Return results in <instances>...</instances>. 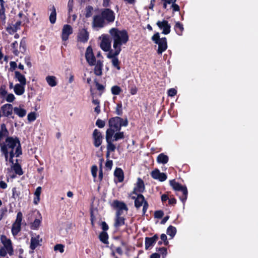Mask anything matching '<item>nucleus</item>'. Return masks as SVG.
I'll list each match as a JSON object with an SVG mask.
<instances>
[{
    "label": "nucleus",
    "instance_id": "1",
    "mask_svg": "<svg viewBox=\"0 0 258 258\" xmlns=\"http://www.w3.org/2000/svg\"><path fill=\"white\" fill-rule=\"evenodd\" d=\"M115 14L109 8L101 9L98 14L93 16L92 22L93 28H102L114 22Z\"/></svg>",
    "mask_w": 258,
    "mask_h": 258
},
{
    "label": "nucleus",
    "instance_id": "2",
    "mask_svg": "<svg viewBox=\"0 0 258 258\" xmlns=\"http://www.w3.org/2000/svg\"><path fill=\"white\" fill-rule=\"evenodd\" d=\"M110 39L113 40V47L115 50V55H118L121 50V45L125 44L129 40V36L125 29L119 30L112 28L109 31Z\"/></svg>",
    "mask_w": 258,
    "mask_h": 258
},
{
    "label": "nucleus",
    "instance_id": "3",
    "mask_svg": "<svg viewBox=\"0 0 258 258\" xmlns=\"http://www.w3.org/2000/svg\"><path fill=\"white\" fill-rule=\"evenodd\" d=\"M0 240L4 245L0 248V256L5 257L7 253H9L10 255H12L14 254V249L11 239L6 235H2Z\"/></svg>",
    "mask_w": 258,
    "mask_h": 258
},
{
    "label": "nucleus",
    "instance_id": "4",
    "mask_svg": "<svg viewBox=\"0 0 258 258\" xmlns=\"http://www.w3.org/2000/svg\"><path fill=\"white\" fill-rule=\"evenodd\" d=\"M6 142L7 144H3L1 146V152L5 155L6 160L7 161L9 157L8 147L11 148L12 150H14L19 144V143H20V141L17 137L14 138L12 137H8L6 139Z\"/></svg>",
    "mask_w": 258,
    "mask_h": 258
},
{
    "label": "nucleus",
    "instance_id": "5",
    "mask_svg": "<svg viewBox=\"0 0 258 258\" xmlns=\"http://www.w3.org/2000/svg\"><path fill=\"white\" fill-rule=\"evenodd\" d=\"M152 40L158 45L157 53L160 54L164 52L167 48V41L166 37L160 38L158 32L155 33L151 38Z\"/></svg>",
    "mask_w": 258,
    "mask_h": 258
},
{
    "label": "nucleus",
    "instance_id": "6",
    "mask_svg": "<svg viewBox=\"0 0 258 258\" xmlns=\"http://www.w3.org/2000/svg\"><path fill=\"white\" fill-rule=\"evenodd\" d=\"M170 185L175 191H180L182 192V195L179 197L180 200L184 204L186 201L188 195V191L185 185H182L181 184L176 182L175 179L170 180Z\"/></svg>",
    "mask_w": 258,
    "mask_h": 258
},
{
    "label": "nucleus",
    "instance_id": "7",
    "mask_svg": "<svg viewBox=\"0 0 258 258\" xmlns=\"http://www.w3.org/2000/svg\"><path fill=\"white\" fill-rule=\"evenodd\" d=\"M120 120H122V118L119 116H115L110 118L108 120V125L109 128H107L106 131L111 130L113 131V134L115 131H120Z\"/></svg>",
    "mask_w": 258,
    "mask_h": 258
},
{
    "label": "nucleus",
    "instance_id": "8",
    "mask_svg": "<svg viewBox=\"0 0 258 258\" xmlns=\"http://www.w3.org/2000/svg\"><path fill=\"white\" fill-rule=\"evenodd\" d=\"M113 136V131L110 130L106 131L105 139L107 143V150L111 152H114L116 149L115 145L113 144L114 141L112 140Z\"/></svg>",
    "mask_w": 258,
    "mask_h": 258
},
{
    "label": "nucleus",
    "instance_id": "9",
    "mask_svg": "<svg viewBox=\"0 0 258 258\" xmlns=\"http://www.w3.org/2000/svg\"><path fill=\"white\" fill-rule=\"evenodd\" d=\"M145 185L143 180L141 178L138 177L137 182L135 184L133 190L130 194V195H137L139 194H142V193H143L145 191Z\"/></svg>",
    "mask_w": 258,
    "mask_h": 258
},
{
    "label": "nucleus",
    "instance_id": "10",
    "mask_svg": "<svg viewBox=\"0 0 258 258\" xmlns=\"http://www.w3.org/2000/svg\"><path fill=\"white\" fill-rule=\"evenodd\" d=\"M92 139L94 146L98 148L102 143L103 136L100 131L97 129H95L92 133Z\"/></svg>",
    "mask_w": 258,
    "mask_h": 258
},
{
    "label": "nucleus",
    "instance_id": "11",
    "mask_svg": "<svg viewBox=\"0 0 258 258\" xmlns=\"http://www.w3.org/2000/svg\"><path fill=\"white\" fill-rule=\"evenodd\" d=\"M85 58L87 62L90 66H93L96 62V57L93 53V49L91 46H89L85 52Z\"/></svg>",
    "mask_w": 258,
    "mask_h": 258
},
{
    "label": "nucleus",
    "instance_id": "12",
    "mask_svg": "<svg viewBox=\"0 0 258 258\" xmlns=\"http://www.w3.org/2000/svg\"><path fill=\"white\" fill-rule=\"evenodd\" d=\"M102 39L100 43V47L104 51L107 52L112 50L111 49V40L109 36L107 34L102 35Z\"/></svg>",
    "mask_w": 258,
    "mask_h": 258
},
{
    "label": "nucleus",
    "instance_id": "13",
    "mask_svg": "<svg viewBox=\"0 0 258 258\" xmlns=\"http://www.w3.org/2000/svg\"><path fill=\"white\" fill-rule=\"evenodd\" d=\"M156 25L161 30H162V33L165 35H167L170 33L171 26L168 23L167 20H163V21H158L156 23Z\"/></svg>",
    "mask_w": 258,
    "mask_h": 258
},
{
    "label": "nucleus",
    "instance_id": "14",
    "mask_svg": "<svg viewBox=\"0 0 258 258\" xmlns=\"http://www.w3.org/2000/svg\"><path fill=\"white\" fill-rule=\"evenodd\" d=\"M78 41L82 43H86L89 38V33L86 28H83L79 30L77 35Z\"/></svg>",
    "mask_w": 258,
    "mask_h": 258
},
{
    "label": "nucleus",
    "instance_id": "15",
    "mask_svg": "<svg viewBox=\"0 0 258 258\" xmlns=\"http://www.w3.org/2000/svg\"><path fill=\"white\" fill-rule=\"evenodd\" d=\"M73 33V29L70 25H64L62 30L61 39L63 41H67L70 35Z\"/></svg>",
    "mask_w": 258,
    "mask_h": 258
},
{
    "label": "nucleus",
    "instance_id": "16",
    "mask_svg": "<svg viewBox=\"0 0 258 258\" xmlns=\"http://www.w3.org/2000/svg\"><path fill=\"white\" fill-rule=\"evenodd\" d=\"M115 50L113 52L112 50H110L108 54L107 57L109 58H112V63L113 66L117 70H119L120 69V67L119 66V61L117 57L118 55H115Z\"/></svg>",
    "mask_w": 258,
    "mask_h": 258
},
{
    "label": "nucleus",
    "instance_id": "17",
    "mask_svg": "<svg viewBox=\"0 0 258 258\" xmlns=\"http://www.w3.org/2000/svg\"><path fill=\"white\" fill-rule=\"evenodd\" d=\"M1 110L3 116L9 117L12 114L14 108L12 104H6L1 107Z\"/></svg>",
    "mask_w": 258,
    "mask_h": 258
},
{
    "label": "nucleus",
    "instance_id": "18",
    "mask_svg": "<svg viewBox=\"0 0 258 258\" xmlns=\"http://www.w3.org/2000/svg\"><path fill=\"white\" fill-rule=\"evenodd\" d=\"M136 195H137V197H136L135 196H132L131 197V198H132V199L135 200V207L137 209H139L143 205V204L144 203L145 197L141 194H139Z\"/></svg>",
    "mask_w": 258,
    "mask_h": 258
},
{
    "label": "nucleus",
    "instance_id": "19",
    "mask_svg": "<svg viewBox=\"0 0 258 258\" xmlns=\"http://www.w3.org/2000/svg\"><path fill=\"white\" fill-rule=\"evenodd\" d=\"M158 236L157 234H155L152 237H147L145 238V249H148L150 247L153 246L158 239Z\"/></svg>",
    "mask_w": 258,
    "mask_h": 258
},
{
    "label": "nucleus",
    "instance_id": "20",
    "mask_svg": "<svg viewBox=\"0 0 258 258\" xmlns=\"http://www.w3.org/2000/svg\"><path fill=\"white\" fill-rule=\"evenodd\" d=\"M103 62V61L101 60H98L95 62L94 73L96 76H100L102 75Z\"/></svg>",
    "mask_w": 258,
    "mask_h": 258
},
{
    "label": "nucleus",
    "instance_id": "21",
    "mask_svg": "<svg viewBox=\"0 0 258 258\" xmlns=\"http://www.w3.org/2000/svg\"><path fill=\"white\" fill-rule=\"evenodd\" d=\"M112 205L114 208L117 209V210H124L125 211L128 210V208L126 204L124 203L119 201L118 200H114L113 202Z\"/></svg>",
    "mask_w": 258,
    "mask_h": 258
},
{
    "label": "nucleus",
    "instance_id": "22",
    "mask_svg": "<svg viewBox=\"0 0 258 258\" xmlns=\"http://www.w3.org/2000/svg\"><path fill=\"white\" fill-rule=\"evenodd\" d=\"M114 176L117 178L119 182H121L124 180V173L120 168H116L114 172Z\"/></svg>",
    "mask_w": 258,
    "mask_h": 258
},
{
    "label": "nucleus",
    "instance_id": "23",
    "mask_svg": "<svg viewBox=\"0 0 258 258\" xmlns=\"http://www.w3.org/2000/svg\"><path fill=\"white\" fill-rule=\"evenodd\" d=\"M26 85H22L20 84H16L15 85L14 90L15 94L17 95H21L25 92V86Z\"/></svg>",
    "mask_w": 258,
    "mask_h": 258
},
{
    "label": "nucleus",
    "instance_id": "24",
    "mask_svg": "<svg viewBox=\"0 0 258 258\" xmlns=\"http://www.w3.org/2000/svg\"><path fill=\"white\" fill-rule=\"evenodd\" d=\"M174 29L177 35L181 36L184 30L183 25L180 22H177L175 23Z\"/></svg>",
    "mask_w": 258,
    "mask_h": 258
},
{
    "label": "nucleus",
    "instance_id": "25",
    "mask_svg": "<svg viewBox=\"0 0 258 258\" xmlns=\"http://www.w3.org/2000/svg\"><path fill=\"white\" fill-rule=\"evenodd\" d=\"M125 219L123 217H117L115 218L114 226L116 229L125 224Z\"/></svg>",
    "mask_w": 258,
    "mask_h": 258
},
{
    "label": "nucleus",
    "instance_id": "26",
    "mask_svg": "<svg viewBox=\"0 0 258 258\" xmlns=\"http://www.w3.org/2000/svg\"><path fill=\"white\" fill-rule=\"evenodd\" d=\"M15 78L18 80V81L20 83V84L22 85H26V80L24 75H22L19 71H15Z\"/></svg>",
    "mask_w": 258,
    "mask_h": 258
},
{
    "label": "nucleus",
    "instance_id": "27",
    "mask_svg": "<svg viewBox=\"0 0 258 258\" xmlns=\"http://www.w3.org/2000/svg\"><path fill=\"white\" fill-rule=\"evenodd\" d=\"M169 160L168 156L165 155L164 153L160 154L157 158V161L159 163H162L163 164H166Z\"/></svg>",
    "mask_w": 258,
    "mask_h": 258
},
{
    "label": "nucleus",
    "instance_id": "28",
    "mask_svg": "<svg viewBox=\"0 0 258 258\" xmlns=\"http://www.w3.org/2000/svg\"><path fill=\"white\" fill-rule=\"evenodd\" d=\"M128 88L130 90V93L134 95L137 94L138 91V88L134 84V82L133 80L128 81Z\"/></svg>",
    "mask_w": 258,
    "mask_h": 258
},
{
    "label": "nucleus",
    "instance_id": "29",
    "mask_svg": "<svg viewBox=\"0 0 258 258\" xmlns=\"http://www.w3.org/2000/svg\"><path fill=\"white\" fill-rule=\"evenodd\" d=\"M51 11L49 16L50 22L53 24L55 23L56 20V12L55 7L53 5L52 8L50 9Z\"/></svg>",
    "mask_w": 258,
    "mask_h": 258
},
{
    "label": "nucleus",
    "instance_id": "30",
    "mask_svg": "<svg viewBox=\"0 0 258 258\" xmlns=\"http://www.w3.org/2000/svg\"><path fill=\"white\" fill-rule=\"evenodd\" d=\"M46 81L51 87H54L57 85L56 78L53 76H48L46 77Z\"/></svg>",
    "mask_w": 258,
    "mask_h": 258
},
{
    "label": "nucleus",
    "instance_id": "31",
    "mask_svg": "<svg viewBox=\"0 0 258 258\" xmlns=\"http://www.w3.org/2000/svg\"><path fill=\"white\" fill-rule=\"evenodd\" d=\"M14 112L20 117H23L26 114V110L24 108L15 107L14 108Z\"/></svg>",
    "mask_w": 258,
    "mask_h": 258
},
{
    "label": "nucleus",
    "instance_id": "32",
    "mask_svg": "<svg viewBox=\"0 0 258 258\" xmlns=\"http://www.w3.org/2000/svg\"><path fill=\"white\" fill-rule=\"evenodd\" d=\"M108 235L107 232L102 231L100 233L99 235V240L104 244L108 243Z\"/></svg>",
    "mask_w": 258,
    "mask_h": 258
},
{
    "label": "nucleus",
    "instance_id": "33",
    "mask_svg": "<svg viewBox=\"0 0 258 258\" xmlns=\"http://www.w3.org/2000/svg\"><path fill=\"white\" fill-rule=\"evenodd\" d=\"M21 224L14 223L12 227V233L14 236L17 235L18 233L21 231Z\"/></svg>",
    "mask_w": 258,
    "mask_h": 258
},
{
    "label": "nucleus",
    "instance_id": "34",
    "mask_svg": "<svg viewBox=\"0 0 258 258\" xmlns=\"http://www.w3.org/2000/svg\"><path fill=\"white\" fill-rule=\"evenodd\" d=\"M112 138V141L114 142L117 141L119 140L123 139L124 138V134L123 132L115 131Z\"/></svg>",
    "mask_w": 258,
    "mask_h": 258
},
{
    "label": "nucleus",
    "instance_id": "35",
    "mask_svg": "<svg viewBox=\"0 0 258 258\" xmlns=\"http://www.w3.org/2000/svg\"><path fill=\"white\" fill-rule=\"evenodd\" d=\"M39 237V236L38 235L37 237L31 238L30 247L32 250H34L39 245V240L38 239Z\"/></svg>",
    "mask_w": 258,
    "mask_h": 258
},
{
    "label": "nucleus",
    "instance_id": "36",
    "mask_svg": "<svg viewBox=\"0 0 258 258\" xmlns=\"http://www.w3.org/2000/svg\"><path fill=\"white\" fill-rule=\"evenodd\" d=\"M177 232L176 228L170 225L167 229V234L171 236V238H173Z\"/></svg>",
    "mask_w": 258,
    "mask_h": 258
},
{
    "label": "nucleus",
    "instance_id": "37",
    "mask_svg": "<svg viewBox=\"0 0 258 258\" xmlns=\"http://www.w3.org/2000/svg\"><path fill=\"white\" fill-rule=\"evenodd\" d=\"M93 8L91 6H87L85 9V16L86 18H89L92 16Z\"/></svg>",
    "mask_w": 258,
    "mask_h": 258
},
{
    "label": "nucleus",
    "instance_id": "38",
    "mask_svg": "<svg viewBox=\"0 0 258 258\" xmlns=\"http://www.w3.org/2000/svg\"><path fill=\"white\" fill-rule=\"evenodd\" d=\"M122 91L121 88L117 85L113 86L111 88V92L113 95H118Z\"/></svg>",
    "mask_w": 258,
    "mask_h": 258
},
{
    "label": "nucleus",
    "instance_id": "39",
    "mask_svg": "<svg viewBox=\"0 0 258 258\" xmlns=\"http://www.w3.org/2000/svg\"><path fill=\"white\" fill-rule=\"evenodd\" d=\"M14 170L16 174L22 175L23 174V170L21 165L18 163H16L13 167Z\"/></svg>",
    "mask_w": 258,
    "mask_h": 258
},
{
    "label": "nucleus",
    "instance_id": "40",
    "mask_svg": "<svg viewBox=\"0 0 258 258\" xmlns=\"http://www.w3.org/2000/svg\"><path fill=\"white\" fill-rule=\"evenodd\" d=\"M94 83L95 84L97 90L100 92L99 95L101 96L105 90V86L99 83L96 79L94 80Z\"/></svg>",
    "mask_w": 258,
    "mask_h": 258
},
{
    "label": "nucleus",
    "instance_id": "41",
    "mask_svg": "<svg viewBox=\"0 0 258 258\" xmlns=\"http://www.w3.org/2000/svg\"><path fill=\"white\" fill-rule=\"evenodd\" d=\"M115 113L119 116H121L122 115V105L121 102L118 103L116 104V107L115 108Z\"/></svg>",
    "mask_w": 258,
    "mask_h": 258
},
{
    "label": "nucleus",
    "instance_id": "42",
    "mask_svg": "<svg viewBox=\"0 0 258 258\" xmlns=\"http://www.w3.org/2000/svg\"><path fill=\"white\" fill-rule=\"evenodd\" d=\"M18 45V43L16 41H15L11 44V47L13 49V53L16 56H18L19 53V51L17 49Z\"/></svg>",
    "mask_w": 258,
    "mask_h": 258
},
{
    "label": "nucleus",
    "instance_id": "43",
    "mask_svg": "<svg viewBox=\"0 0 258 258\" xmlns=\"http://www.w3.org/2000/svg\"><path fill=\"white\" fill-rule=\"evenodd\" d=\"M41 221L38 219H36L33 222L31 223V228L33 229H37L40 224Z\"/></svg>",
    "mask_w": 258,
    "mask_h": 258
},
{
    "label": "nucleus",
    "instance_id": "44",
    "mask_svg": "<svg viewBox=\"0 0 258 258\" xmlns=\"http://www.w3.org/2000/svg\"><path fill=\"white\" fill-rule=\"evenodd\" d=\"M176 2V0H161V2L163 4V8L165 9L167 8V5L172 4Z\"/></svg>",
    "mask_w": 258,
    "mask_h": 258
},
{
    "label": "nucleus",
    "instance_id": "45",
    "mask_svg": "<svg viewBox=\"0 0 258 258\" xmlns=\"http://www.w3.org/2000/svg\"><path fill=\"white\" fill-rule=\"evenodd\" d=\"M26 44L25 41L22 40L20 44V51L24 53L26 51Z\"/></svg>",
    "mask_w": 258,
    "mask_h": 258
},
{
    "label": "nucleus",
    "instance_id": "46",
    "mask_svg": "<svg viewBox=\"0 0 258 258\" xmlns=\"http://www.w3.org/2000/svg\"><path fill=\"white\" fill-rule=\"evenodd\" d=\"M36 118V114L34 112H31L28 114L27 119L29 121H33Z\"/></svg>",
    "mask_w": 258,
    "mask_h": 258
},
{
    "label": "nucleus",
    "instance_id": "47",
    "mask_svg": "<svg viewBox=\"0 0 258 258\" xmlns=\"http://www.w3.org/2000/svg\"><path fill=\"white\" fill-rule=\"evenodd\" d=\"M73 6H74V0H69L68 3V14L69 16L71 15V13L73 11Z\"/></svg>",
    "mask_w": 258,
    "mask_h": 258
},
{
    "label": "nucleus",
    "instance_id": "48",
    "mask_svg": "<svg viewBox=\"0 0 258 258\" xmlns=\"http://www.w3.org/2000/svg\"><path fill=\"white\" fill-rule=\"evenodd\" d=\"M22 151L21 143H19V144L16 147L15 155H16V157H19L20 155H22Z\"/></svg>",
    "mask_w": 258,
    "mask_h": 258
},
{
    "label": "nucleus",
    "instance_id": "49",
    "mask_svg": "<svg viewBox=\"0 0 258 258\" xmlns=\"http://www.w3.org/2000/svg\"><path fill=\"white\" fill-rule=\"evenodd\" d=\"M164 216V212L162 210L156 211L154 213V217L156 218L161 219Z\"/></svg>",
    "mask_w": 258,
    "mask_h": 258
},
{
    "label": "nucleus",
    "instance_id": "50",
    "mask_svg": "<svg viewBox=\"0 0 258 258\" xmlns=\"http://www.w3.org/2000/svg\"><path fill=\"white\" fill-rule=\"evenodd\" d=\"M160 172L159 169H156L151 172V176L155 179H157Z\"/></svg>",
    "mask_w": 258,
    "mask_h": 258
},
{
    "label": "nucleus",
    "instance_id": "51",
    "mask_svg": "<svg viewBox=\"0 0 258 258\" xmlns=\"http://www.w3.org/2000/svg\"><path fill=\"white\" fill-rule=\"evenodd\" d=\"M96 125L99 128H103L105 125V122L104 120L98 118L96 121Z\"/></svg>",
    "mask_w": 258,
    "mask_h": 258
},
{
    "label": "nucleus",
    "instance_id": "52",
    "mask_svg": "<svg viewBox=\"0 0 258 258\" xmlns=\"http://www.w3.org/2000/svg\"><path fill=\"white\" fill-rule=\"evenodd\" d=\"M23 218V214L21 212H19L17 214V218L15 223H19L21 224V222Z\"/></svg>",
    "mask_w": 258,
    "mask_h": 258
},
{
    "label": "nucleus",
    "instance_id": "53",
    "mask_svg": "<svg viewBox=\"0 0 258 258\" xmlns=\"http://www.w3.org/2000/svg\"><path fill=\"white\" fill-rule=\"evenodd\" d=\"M54 250H58L62 253L64 251V246L61 244H57L54 246Z\"/></svg>",
    "mask_w": 258,
    "mask_h": 258
},
{
    "label": "nucleus",
    "instance_id": "54",
    "mask_svg": "<svg viewBox=\"0 0 258 258\" xmlns=\"http://www.w3.org/2000/svg\"><path fill=\"white\" fill-rule=\"evenodd\" d=\"M7 94V91L6 90V86L5 85H2L0 87V96L2 97L5 96Z\"/></svg>",
    "mask_w": 258,
    "mask_h": 258
},
{
    "label": "nucleus",
    "instance_id": "55",
    "mask_svg": "<svg viewBox=\"0 0 258 258\" xmlns=\"http://www.w3.org/2000/svg\"><path fill=\"white\" fill-rule=\"evenodd\" d=\"M156 251L158 252H160V253L163 255H166L167 253V248L165 247H157L156 248Z\"/></svg>",
    "mask_w": 258,
    "mask_h": 258
},
{
    "label": "nucleus",
    "instance_id": "56",
    "mask_svg": "<svg viewBox=\"0 0 258 258\" xmlns=\"http://www.w3.org/2000/svg\"><path fill=\"white\" fill-rule=\"evenodd\" d=\"M167 178V176L165 173L160 172L157 179H158L160 181L163 182L166 180Z\"/></svg>",
    "mask_w": 258,
    "mask_h": 258
},
{
    "label": "nucleus",
    "instance_id": "57",
    "mask_svg": "<svg viewBox=\"0 0 258 258\" xmlns=\"http://www.w3.org/2000/svg\"><path fill=\"white\" fill-rule=\"evenodd\" d=\"M177 93V91L174 88H170L168 90V95L170 97L174 96Z\"/></svg>",
    "mask_w": 258,
    "mask_h": 258
},
{
    "label": "nucleus",
    "instance_id": "58",
    "mask_svg": "<svg viewBox=\"0 0 258 258\" xmlns=\"http://www.w3.org/2000/svg\"><path fill=\"white\" fill-rule=\"evenodd\" d=\"M15 99V97L14 94L10 93L9 94L6 98V100L8 102H13Z\"/></svg>",
    "mask_w": 258,
    "mask_h": 258
},
{
    "label": "nucleus",
    "instance_id": "59",
    "mask_svg": "<svg viewBox=\"0 0 258 258\" xmlns=\"http://www.w3.org/2000/svg\"><path fill=\"white\" fill-rule=\"evenodd\" d=\"M160 238L161 240L163 241V243L165 245H167L169 243V242L167 240V236L165 234H162L161 235Z\"/></svg>",
    "mask_w": 258,
    "mask_h": 258
},
{
    "label": "nucleus",
    "instance_id": "60",
    "mask_svg": "<svg viewBox=\"0 0 258 258\" xmlns=\"http://www.w3.org/2000/svg\"><path fill=\"white\" fill-rule=\"evenodd\" d=\"M98 168L96 165L92 166L91 168V173L93 177L95 178L97 176V172Z\"/></svg>",
    "mask_w": 258,
    "mask_h": 258
},
{
    "label": "nucleus",
    "instance_id": "61",
    "mask_svg": "<svg viewBox=\"0 0 258 258\" xmlns=\"http://www.w3.org/2000/svg\"><path fill=\"white\" fill-rule=\"evenodd\" d=\"M100 225L103 230L102 231L106 232L109 229L108 225L105 221L102 222L100 224Z\"/></svg>",
    "mask_w": 258,
    "mask_h": 258
},
{
    "label": "nucleus",
    "instance_id": "62",
    "mask_svg": "<svg viewBox=\"0 0 258 258\" xmlns=\"http://www.w3.org/2000/svg\"><path fill=\"white\" fill-rule=\"evenodd\" d=\"M96 218L95 216L94 215L93 212L91 211L90 213V221H91V224L92 227H95V220Z\"/></svg>",
    "mask_w": 258,
    "mask_h": 258
},
{
    "label": "nucleus",
    "instance_id": "63",
    "mask_svg": "<svg viewBox=\"0 0 258 258\" xmlns=\"http://www.w3.org/2000/svg\"><path fill=\"white\" fill-rule=\"evenodd\" d=\"M19 192H18L16 187H13L12 189V197L16 199L19 196Z\"/></svg>",
    "mask_w": 258,
    "mask_h": 258
},
{
    "label": "nucleus",
    "instance_id": "64",
    "mask_svg": "<svg viewBox=\"0 0 258 258\" xmlns=\"http://www.w3.org/2000/svg\"><path fill=\"white\" fill-rule=\"evenodd\" d=\"M171 8L173 12H178L180 10L179 6L177 4H175V3H173L171 4Z\"/></svg>",
    "mask_w": 258,
    "mask_h": 258
}]
</instances>
